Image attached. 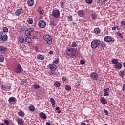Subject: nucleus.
<instances>
[{"mask_svg": "<svg viewBox=\"0 0 125 125\" xmlns=\"http://www.w3.org/2000/svg\"><path fill=\"white\" fill-rule=\"evenodd\" d=\"M66 55L67 56H70L72 58H74L75 56H77V51L74 48H66Z\"/></svg>", "mask_w": 125, "mask_h": 125, "instance_id": "1", "label": "nucleus"}, {"mask_svg": "<svg viewBox=\"0 0 125 125\" xmlns=\"http://www.w3.org/2000/svg\"><path fill=\"white\" fill-rule=\"evenodd\" d=\"M99 44H100V40L98 39L95 40L93 41L91 43V46L92 48L95 49L97 47L99 46Z\"/></svg>", "mask_w": 125, "mask_h": 125, "instance_id": "2", "label": "nucleus"}, {"mask_svg": "<svg viewBox=\"0 0 125 125\" xmlns=\"http://www.w3.org/2000/svg\"><path fill=\"white\" fill-rule=\"evenodd\" d=\"M43 39L47 42V44L49 45H51V44H52V38H51V36L48 35H46L43 36Z\"/></svg>", "mask_w": 125, "mask_h": 125, "instance_id": "3", "label": "nucleus"}, {"mask_svg": "<svg viewBox=\"0 0 125 125\" xmlns=\"http://www.w3.org/2000/svg\"><path fill=\"white\" fill-rule=\"evenodd\" d=\"M52 16L54 18H59L60 17V11L59 10H53L52 12Z\"/></svg>", "mask_w": 125, "mask_h": 125, "instance_id": "4", "label": "nucleus"}, {"mask_svg": "<svg viewBox=\"0 0 125 125\" xmlns=\"http://www.w3.org/2000/svg\"><path fill=\"white\" fill-rule=\"evenodd\" d=\"M38 25L39 28L44 29V28H45V26H46V22L44 20H41L39 21Z\"/></svg>", "mask_w": 125, "mask_h": 125, "instance_id": "5", "label": "nucleus"}, {"mask_svg": "<svg viewBox=\"0 0 125 125\" xmlns=\"http://www.w3.org/2000/svg\"><path fill=\"white\" fill-rule=\"evenodd\" d=\"M104 40L105 42H110L111 43H113V42H115V39L114 38L109 36H105Z\"/></svg>", "mask_w": 125, "mask_h": 125, "instance_id": "6", "label": "nucleus"}, {"mask_svg": "<svg viewBox=\"0 0 125 125\" xmlns=\"http://www.w3.org/2000/svg\"><path fill=\"white\" fill-rule=\"evenodd\" d=\"M15 72L17 74H20L21 73H23V69H22V67H21V65H17L15 69Z\"/></svg>", "mask_w": 125, "mask_h": 125, "instance_id": "7", "label": "nucleus"}, {"mask_svg": "<svg viewBox=\"0 0 125 125\" xmlns=\"http://www.w3.org/2000/svg\"><path fill=\"white\" fill-rule=\"evenodd\" d=\"M7 39H8V36H7V35L3 34V32H0V39H1L2 41L5 42L7 40Z\"/></svg>", "mask_w": 125, "mask_h": 125, "instance_id": "8", "label": "nucleus"}, {"mask_svg": "<svg viewBox=\"0 0 125 125\" xmlns=\"http://www.w3.org/2000/svg\"><path fill=\"white\" fill-rule=\"evenodd\" d=\"M24 13V10L23 9H20L16 10L15 12V14L16 16H19V15L21 14H23Z\"/></svg>", "mask_w": 125, "mask_h": 125, "instance_id": "9", "label": "nucleus"}, {"mask_svg": "<svg viewBox=\"0 0 125 125\" xmlns=\"http://www.w3.org/2000/svg\"><path fill=\"white\" fill-rule=\"evenodd\" d=\"M90 77L91 79H93V80H95L96 81L98 80V74H97L96 73H91L90 74Z\"/></svg>", "mask_w": 125, "mask_h": 125, "instance_id": "10", "label": "nucleus"}, {"mask_svg": "<svg viewBox=\"0 0 125 125\" xmlns=\"http://www.w3.org/2000/svg\"><path fill=\"white\" fill-rule=\"evenodd\" d=\"M33 31H34V28H29L25 30V34L27 37H30L31 36V33Z\"/></svg>", "mask_w": 125, "mask_h": 125, "instance_id": "11", "label": "nucleus"}, {"mask_svg": "<svg viewBox=\"0 0 125 125\" xmlns=\"http://www.w3.org/2000/svg\"><path fill=\"white\" fill-rule=\"evenodd\" d=\"M48 68L51 71H56V69H57V66L55 64H51L48 65Z\"/></svg>", "mask_w": 125, "mask_h": 125, "instance_id": "12", "label": "nucleus"}, {"mask_svg": "<svg viewBox=\"0 0 125 125\" xmlns=\"http://www.w3.org/2000/svg\"><path fill=\"white\" fill-rule=\"evenodd\" d=\"M104 93V96H109V92L110 91V89L109 88H106L103 90Z\"/></svg>", "mask_w": 125, "mask_h": 125, "instance_id": "13", "label": "nucleus"}, {"mask_svg": "<svg viewBox=\"0 0 125 125\" xmlns=\"http://www.w3.org/2000/svg\"><path fill=\"white\" fill-rule=\"evenodd\" d=\"M16 101H17L16 98H15V97H10L8 100L9 103L16 102Z\"/></svg>", "mask_w": 125, "mask_h": 125, "instance_id": "14", "label": "nucleus"}, {"mask_svg": "<svg viewBox=\"0 0 125 125\" xmlns=\"http://www.w3.org/2000/svg\"><path fill=\"white\" fill-rule=\"evenodd\" d=\"M122 67H123V65L120 62H118L115 64L116 69H118V70H121L122 69Z\"/></svg>", "mask_w": 125, "mask_h": 125, "instance_id": "15", "label": "nucleus"}, {"mask_svg": "<svg viewBox=\"0 0 125 125\" xmlns=\"http://www.w3.org/2000/svg\"><path fill=\"white\" fill-rule=\"evenodd\" d=\"M50 101L51 103L52 107H53V108H55L56 103H55V100H54V98H51L50 99Z\"/></svg>", "mask_w": 125, "mask_h": 125, "instance_id": "16", "label": "nucleus"}, {"mask_svg": "<svg viewBox=\"0 0 125 125\" xmlns=\"http://www.w3.org/2000/svg\"><path fill=\"white\" fill-rule=\"evenodd\" d=\"M27 4L29 6H33L35 4V2L34 0H29L27 2Z\"/></svg>", "mask_w": 125, "mask_h": 125, "instance_id": "17", "label": "nucleus"}, {"mask_svg": "<svg viewBox=\"0 0 125 125\" xmlns=\"http://www.w3.org/2000/svg\"><path fill=\"white\" fill-rule=\"evenodd\" d=\"M19 42H20L21 43H24V42H25V39H24V38H23V37L19 36Z\"/></svg>", "mask_w": 125, "mask_h": 125, "instance_id": "18", "label": "nucleus"}, {"mask_svg": "<svg viewBox=\"0 0 125 125\" xmlns=\"http://www.w3.org/2000/svg\"><path fill=\"white\" fill-rule=\"evenodd\" d=\"M6 50V48H5V47L0 46V51L2 52V53H5Z\"/></svg>", "mask_w": 125, "mask_h": 125, "instance_id": "19", "label": "nucleus"}, {"mask_svg": "<svg viewBox=\"0 0 125 125\" xmlns=\"http://www.w3.org/2000/svg\"><path fill=\"white\" fill-rule=\"evenodd\" d=\"M39 116L40 117H41V118H42V119H46V115L44 113H43V112H41L40 114H39Z\"/></svg>", "mask_w": 125, "mask_h": 125, "instance_id": "20", "label": "nucleus"}, {"mask_svg": "<svg viewBox=\"0 0 125 125\" xmlns=\"http://www.w3.org/2000/svg\"><path fill=\"white\" fill-rule=\"evenodd\" d=\"M54 85L55 87H59L61 85L60 83L58 81H56L54 83Z\"/></svg>", "mask_w": 125, "mask_h": 125, "instance_id": "21", "label": "nucleus"}, {"mask_svg": "<svg viewBox=\"0 0 125 125\" xmlns=\"http://www.w3.org/2000/svg\"><path fill=\"white\" fill-rule=\"evenodd\" d=\"M78 14L80 17H83V16H84V13L83 12V11L80 10L79 11Z\"/></svg>", "mask_w": 125, "mask_h": 125, "instance_id": "22", "label": "nucleus"}, {"mask_svg": "<svg viewBox=\"0 0 125 125\" xmlns=\"http://www.w3.org/2000/svg\"><path fill=\"white\" fill-rule=\"evenodd\" d=\"M27 21L28 22V24L32 25V24H33V22L34 21V20L32 18H29L27 19Z\"/></svg>", "mask_w": 125, "mask_h": 125, "instance_id": "23", "label": "nucleus"}, {"mask_svg": "<svg viewBox=\"0 0 125 125\" xmlns=\"http://www.w3.org/2000/svg\"><path fill=\"white\" fill-rule=\"evenodd\" d=\"M29 110L31 111V112H34L35 111V106L33 105H30L29 107Z\"/></svg>", "mask_w": 125, "mask_h": 125, "instance_id": "24", "label": "nucleus"}, {"mask_svg": "<svg viewBox=\"0 0 125 125\" xmlns=\"http://www.w3.org/2000/svg\"><path fill=\"white\" fill-rule=\"evenodd\" d=\"M26 42L28 43H31V42H32V39L30 37H26Z\"/></svg>", "mask_w": 125, "mask_h": 125, "instance_id": "25", "label": "nucleus"}, {"mask_svg": "<svg viewBox=\"0 0 125 125\" xmlns=\"http://www.w3.org/2000/svg\"><path fill=\"white\" fill-rule=\"evenodd\" d=\"M94 33H95V34H99V33H100V29H99V28H95L94 30Z\"/></svg>", "mask_w": 125, "mask_h": 125, "instance_id": "26", "label": "nucleus"}, {"mask_svg": "<svg viewBox=\"0 0 125 125\" xmlns=\"http://www.w3.org/2000/svg\"><path fill=\"white\" fill-rule=\"evenodd\" d=\"M54 64H58L59 63V58L57 57L55 58V60L53 61Z\"/></svg>", "mask_w": 125, "mask_h": 125, "instance_id": "27", "label": "nucleus"}, {"mask_svg": "<svg viewBox=\"0 0 125 125\" xmlns=\"http://www.w3.org/2000/svg\"><path fill=\"white\" fill-rule=\"evenodd\" d=\"M19 116L20 117H24V116H25V113H24L23 111H21L19 112Z\"/></svg>", "mask_w": 125, "mask_h": 125, "instance_id": "28", "label": "nucleus"}, {"mask_svg": "<svg viewBox=\"0 0 125 125\" xmlns=\"http://www.w3.org/2000/svg\"><path fill=\"white\" fill-rule=\"evenodd\" d=\"M101 101L104 105L107 104V101H106V99H101Z\"/></svg>", "mask_w": 125, "mask_h": 125, "instance_id": "29", "label": "nucleus"}, {"mask_svg": "<svg viewBox=\"0 0 125 125\" xmlns=\"http://www.w3.org/2000/svg\"><path fill=\"white\" fill-rule=\"evenodd\" d=\"M112 64H114V65H116L117 63H119V61L117 59H113L112 60Z\"/></svg>", "mask_w": 125, "mask_h": 125, "instance_id": "30", "label": "nucleus"}, {"mask_svg": "<svg viewBox=\"0 0 125 125\" xmlns=\"http://www.w3.org/2000/svg\"><path fill=\"white\" fill-rule=\"evenodd\" d=\"M17 122L19 125H22L24 124V122L23 121V120L21 119L18 120Z\"/></svg>", "mask_w": 125, "mask_h": 125, "instance_id": "31", "label": "nucleus"}, {"mask_svg": "<svg viewBox=\"0 0 125 125\" xmlns=\"http://www.w3.org/2000/svg\"><path fill=\"white\" fill-rule=\"evenodd\" d=\"M119 76L121 77L123 79L124 78V75H125V71H121L119 72Z\"/></svg>", "mask_w": 125, "mask_h": 125, "instance_id": "32", "label": "nucleus"}, {"mask_svg": "<svg viewBox=\"0 0 125 125\" xmlns=\"http://www.w3.org/2000/svg\"><path fill=\"white\" fill-rule=\"evenodd\" d=\"M37 59H40V60H43V59H44V58L42 57V55H38L37 56Z\"/></svg>", "mask_w": 125, "mask_h": 125, "instance_id": "33", "label": "nucleus"}, {"mask_svg": "<svg viewBox=\"0 0 125 125\" xmlns=\"http://www.w3.org/2000/svg\"><path fill=\"white\" fill-rule=\"evenodd\" d=\"M38 12L39 14H41V15H42V14L44 13V11H43V10H41V9H38Z\"/></svg>", "mask_w": 125, "mask_h": 125, "instance_id": "34", "label": "nucleus"}, {"mask_svg": "<svg viewBox=\"0 0 125 125\" xmlns=\"http://www.w3.org/2000/svg\"><path fill=\"white\" fill-rule=\"evenodd\" d=\"M34 87L35 88V89H39V88H40V85H39L38 84L35 83L34 84Z\"/></svg>", "mask_w": 125, "mask_h": 125, "instance_id": "35", "label": "nucleus"}, {"mask_svg": "<svg viewBox=\"0 0 125 125\" xmlns=\"http://www.w3.org/2000/svg\"><path fill=\"white\" fill-rule=\"evenodd\" d=\"M97 18V15L96 14H92V19H96Z\"/></svg>", "mask_w": 125, "mask_h": 125, "instance_id": "36", "label": "nucleus"}, {"mask_svg": "<svg viewBox=\"0 0 125 125\" xmlns=\"http://www.w3.org/2000/svg\"><path fill=\"white\" fill-rule=\"evenodd\" d=\"M72 47H77V42H76L75 41L72 42Z\"/></svg>", "mask_w": 125, "mask_h": 125, "instance_id": "37", "label": "nucleus"}, {"mask_svg": "<svg viewBox=\"0 0 125 125\" xmlns=\"http://www.w3.org/2000/svg\"><path fill=\"white\" fill-rule=\"evenodd\" d=\"M2 30L4 33H7V32H8V28H7V27H3Z\"/></svg>", "mask_w": 125, "mask_h": 125, "instance_id": "38", "label": "nucleus"}, {"mask_svg": "<svg viewBox=\"0 0 125 125\" xmlns=\"http://www.w3.org/2000/svg\"><path fill=\"white\" fill-rule=\"evenodd\" d=\"M65 89L66 90H67V91H70V90H71V86L67 85L65 87Z\"/></svg>", "mask_w": 125, "mask_h": 125, "instance_id": "39", "label": "nucleus"}, {"mask_svg": "<svg viewBox=\"0 0 125 125\" xmlns=\"http://www.w3.org/2000/svg\"><path fill=\"white\" fill-rule=\"evenodd\" d=\"M67 18L68 19V21H73V17L72 16H68Z\"/></svg>", "mask_w": 125, "mask_h": 125, "instance_id": "40", "label": "nucleus"}, {"mask_svg": "<svg viewBox=\"0 0 125 125\" xmlns=\"http://www.w3.org/2000/svg\"><path fill=\"white\" fill-rule=\"evenodd\" d=\"M3 60H4V57H3V56L0 55V61L3 62Z\"/></svg>", "mask_w": 125, "mask_h": 125, "instance_id": "41", "label": "nucleus"}, {"mask_svg": "<svg viewBox=\"0 0 125 125\" xmlns=\"http://www.w3.org/2000/svg\"><path fill=\"white\" fill-rule=\"evenodd\" d=\"M85 1L88 4H91L92 3V0H85Z\"/></svg>", "mask_w": 125, "mask_h": 125, "instance_id": "42", "label": "nucleus"}, {"mask_svg": "<svg viewBox=\"0 0 125 125\" xmlns=\"http://www.w3.org/2000/svg\"><path fill=\"white\" fill-rule=\"evenodd\" d=\"M50 25H52L53 26H56V23L54 21H51L50 22Z\"/></svg>", "mask_w": 125, "mask_h": 125, "instance_id": "43", "label": "nucleus"}, {"mask_svg": "<svg viewBox=\"0 0 125 125\" xmlns=\"http://www.w3.org/2000/svg\"><path fill=\"white\" fill-rule=\"evenodd\" d=\"M117 35L119 36V37H120V38H124V36H123V34H122V33H121L120 32H117Z\"/></svg>", "mask_w": 125, "mask_h": 125, "instance_id": "44", "label": "nucleus"}, {"mask_svg": "<svg viewBox=\"0 0 125 125\" xmlns=\"http://www.w3.org/2000/svg\"><path fill=\"white\" fill-rule=\"evenodd\" d=\"M80 64H81V65H84V64H85V62L83 60H81L80 61Z\"/></svg>", "mask_w": 125, "mask_h": 125, "instance_id": "45", "label": "nucleus"}, {"mask_svg": "<svg viewBox=\"0 0 125 125\" xmlns=\"http://www.w3.org/2000/svg\"><path fill=\"white\" fill-rule=\"evenodd\" d=\"M1 88L2 90H6V86L5 85H2L1 86Z\"/></svg>", "mask_w": 125, "mask_h": 125, "instance_id": "46", "label": "nucleus"}, {"mask_svg": "<svg viewBox=\"0 0 125 125\" xmlns=\"http://www.w3.org/2000/svg\"><path fill=\"white\" fill-rule=\"evenodd\" d=\"M121 26H124V27H125V21H123L121 22Z\"/></svg>", "mask_w": 125, "mask_h": 125, "instance_id": "47", "label": "nucleus"}, {"mask_svg": "<svg viewBox=\"0 0 125 125\" xmlns=\"http://www.w3.org/2000/svg\"><path fill=\"white\" fill-rule=\"evenodd\" d=\"M101 46H102V47H105V46H106V44L104 42H102L101 43Z\"/></svg>", "mask_w": 125, "mask_h": 125, "instance_id": "48", "label": "nucleus"}, {"mask_svg": "<svg viewBox=\"0 0 125 125\" xmlns=\"http://www.w3.org/2000/svg\"><path fill=\"white\" fill-rule=\"evenodd\" d=\"M24 31H25V29H24L23 28H21L20 29V33H22V32H24Z\"/></svg>", "mask_w": 125, "mask_h": 125, "instance_id": "49", "label": "nucleus"}, {"mask_svg": "<svg viewBox=\"0 0 125 125\" xmlns=\"http://www.w3.org/2000/svg\"><path fill=\"white\" fill-rule=\"evenodd\" d=\"M4 123L6 124V125H9V121L7 120H5L4 121Z\"/></svg>", "mask_w": 125, "mask_h": 125, "instance_id": "50", "label": "nucleus"}, {"mask_svg": "<svg viewBox=\"0 0 125 125\" xmlns=\"http://www.w3.org/2000/svg\"><path fill=\"white\" fill-rule=\"evenodd\" d=\"M116 28H118L119 27L117 26H116V27H115V26H114V27H112V30H113V31H116Z\"/></svg>", "mask_w": 125, "mask_h": 125, "instance_id": "51", "label": "nucleus"}, {"mask_svg": "<svg viewBox=\"0 0 125 125\" xmlns=\"http://www.w3.org/2000/svg\"><path fill=\"white\" fill-rule=\"evenodd\" d=\"M104 113H105L106 116H108L109 115V113L106 110H104Z\"/></svg>", "mask_w": 125, "mask_h": 125, "instance_id": "52", "label": "nucleus"}, {"mask_svg": "<svg viewBox=\"0 0 125 125\" xmlns=\"http://www.w3.org/2000/svg\"><path fill=\"white\" fill-rule=\"evenodd\" d=\"M102 2H103V1H102V0H99L97 1V3L99 4L102 3Z\"/></svg>", "mask_w": 125, "mask_h": 125, "instance_id": "53", "label": "nucleus"}, {"mask_svg": "<svg viewBox=\"0 0 125 125\" xmlns=\"http://www.w3.org/2000/svg\"><path fill=\"white\" fill-rule=\"evenodd\" d=\"M6 90H10V86H8L6 87Z\"/></svg>", "mask_w": 125, "mask_h": 125, "instance_id": "54", "label": "nucleus"}, {"mask_svg": "<svg viewBox=\"0 0 125 125\" xmlns=\"http://www.w3.org/2000/svg\"><path fill=\"white\" fill-rule=\"evenodd\" d=\"M106 1H108V0H103V2H102L103 4H105V2Z\"/></svg>", "mask_w": 125, "mask_h": 125, "instance_id": "55", "label": "nucleus"}, {"mask_svg": "<svg viewBox=\"0 0 125 125\" xmlns=\"http://www.w3.org/2000/svg\"><path fill=\"white\" fill-rule=\"evenodd\" d=\"M46 125H52V124H51V123H50V122H47L46 123Z\"/></svg>", "mask_w": 125, "mask_h": 125, "instance_id": "56", "label": "nucleus"}, {"mask_svg": "<svg viewBox=\"0 0 125 125\" xmlns=\"http://www.w3.org/2000/svg\"><path fill=\"white\" fill-rule=\"evenodd\" d=\"M61 7L62 8L64 7V2H61Z\"/></svg>", "mask_w": 125, "mask_h": 125, "instance_id": "57", "label": "nucleus"}, {"mask_svg": "<svg viewBox=\"0 0 125 125\" xmlns=\"http://www.w3.org/2000/svg\"><path fill=\"white\" fill-rule=\"evenodd\" d=\"M66 80H67V78H66V77L62 78V80L63 81V82L66 81Z\"/></svg>", "mask_w": 125, "mask_h": 125, "instance_id": "58", "label": "nucleus"}, {"mask_svg": "<svg viewBox=\"0 0 125 125\" xmlns=\"http://www.w3.org/2000/svg\"><path fill=\"white\" fill-rule=\"evenodd\" d=\"M33 39H34L35 40H37V39H38V37H37V36H34Z\"/></svg>", "mask_w": 125, "mask_h": 125, "instance_id": "59", "label": "nucleus"}, {"mask_svg": "<svg viewBox=\"0 0 125 125\" xmlns=\"http://www.w3.org/2000/svg\"><path fill=\"white\" fill-rule=\"evenodd\" d=\"M81 125H86V124L84 122H82L81 123Z\"/></svg>", "mask_w": 125, "mask_h": 125, "instance_id": "60", "label": "nucleus"}, {"mask_svg": "<svg viewBox=\"0 0 125 125\" xmlns=\"http://www.w3.org/2000/svg\"><path fill=\"white\" fill-rule=\"evenodd\" d=\"M49 54H53V51H50L49 52Z\"/></svg>", "mask_w": 125, "mask_h": 125, "instance_id": "61", "label": "nucleus"}, {"mask_svg": "<svg viewBox=\"0 0 125 125\" xmlns=\"http://www.w3.org/2000/svg\"><path fill=\"white\" fill-rule=\"evenodd\" d=\"M59 109H60L59 107H57L56 108V110L57 111H59Z\"/></svg>", "mask_w": 125, "mask_h": 125, "instance_id": "62", "label": "nucleus"}, {"mask_svg": "<svg viewBox=\"0 0 125 125\" xmlns=\"http://www.w3.org/2000/svg\"><path fill=\"white\" fill-rule=\"evenodd\" d=\"M79 86H80V84L76 85L75 86V87H76V88H78V87H79Z\"/></svg>", "mask_w": 125, "mask_h": 125, "instance_id": "63", "label": "nucleus"}, {"mask_svg": "<svg viewBox=\"0 0 125 125\" xmlns=\"http://www.w3.org/2000/svg\"><path fill=\"white\" fill-rule=\"evenodd\" d=\"M123 66H124V68H125V62H124V63H123Z\"/></svg>", "mask_w": 125, "mask_h": 125, "instance_id": "64", "label": "nucleus"}]
</instances>
